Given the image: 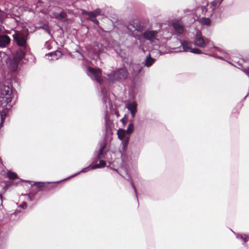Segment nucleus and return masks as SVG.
Here are the masks:
<instances>
[{
	"label": "nucleus",
	"instance_id": "obj_29",
	"mask_svg": "<svg viewBox=\"0 0 249 249\" xmlns=\"http://www.w3.org/2000/svg\"><path fill=\"white\" fill-rule=\"evenodd\" d=\"M90 12H87L85 10H82V13L84 15L86 14L88 15V13H90Z\"/></svg>",
	"mask_w": 249,
	"mask_h": 249
},
{
	"label": "nucleus",
	"instance_id": "obj_11",
	"mask_svg": "<svg viewBox=\"0 0 249 249\" xmlns=\"http://www.w3.org/2000/svg\"><path fill=\"white\" fill-rule=\"evenodd\" d=\"M62 53L60 51H56L46 55L48 57V59L50 60H54L58 59L59 57L62 56Z\"/></svg>",
	"mask_w": 249,
	"mask_h": 249
},
{
	"label": "nucleus",
	"instance_id": "obj_16",
	"mask_svg": "<svg viewBox=\"0 0 249 249\" xmlns=\"http://www.w3.org/2000/svg\"><path fill=\"white\" fill-rule=\"evenodd\" d=\"M126 132L125 131L122 129H119L118 130L117 134L118 136V138L121 140H123L125 139L126 137H125V134Z\"/></svg>",
	"mask_w": 249,
	"mask_h": 249
},
{
	"label": "nucleus",
	"instance_id": "obj_28",
	"mask_svg": "<svg viewBox=\"0 0 249 249\" xmlns=\"http://www.w3.org/2000/svg\"><path fill=\"white\" fill-rule=\"evenodd\" d=\"M241 238L242 239H243L244 240H245V241H246L247 240V239L248 238V236L246 235H241Z\"/></svg>",
	"mask_w": 249,
	"mask_h": 249
},
{
	"label": "nucleus",
	"instance_id": "obj_32",
	"mask_svg": "<svg viewBox=\"0 0 249 249\" xmlns=\"http://www.w3.org/2000/svg\"><path fill=\"white\" fill-rule=\"evenodd\" d=\"M1 197H0V200L1 201Z\"/></svg>",
	"mask_w": 249,
	"mask_h": 249
},
{
	"label": "nucleus",
	"instance_id": "obj_20",
	"mask_svg": "<svg viewBox=\"0 0 249 249\" xmlns=\"http://www.w3.org/2000/svg\"><path fill=\"white\" fill-rule=\"evenodd\" d=\"M133 130H134V125L132 123H131L128 125L127 129L125 131L126 132V134H130L133 131Z\"/></svg>",
	"mask_w": 249,
	"mask_h": 249
},
{
	"label": "nucleus",
	"instance_id": "obj_31",
	"mask_svg": "<svg viewBox=\"0 0 249 249\" xmlns=\"http://www.w3.org/2000/svg\"><path fill=\"white\" fill-rule=\"evenodd\" d=\"M86 169H83V170H82V171H83V172H85V170Z\"/></svg>",
	"mask_w": 249,
	"mask_h": 249
},
{
	"label": "nucleus",
	"instance_id": "obj_6",
	"mask_svg": "<svg viewBox=\"0 0 249 249\" xmlns=\"http://www.w3.org/2000/svg\"><path fill=\"white\" fill-rule=\"evenodd\" d=\"M210 42V40L206 39L204 40L201 36L200 32H197L196 37L195 44L199 47L204 48L207 44Z\"/></svg>",
	"mask_w": 249,
	"mask_h": 249
},
{
	"label": "nucleus",
	"instance_id": "obj_25",
	"mask_svg": "<svg viewBox=\"0 0 249 249\" xmlns=\"http://www.w3.org/2000/svg\"><path fill=\"white\" fill-rule=\"evenodd\" d=\"M89 19L95 24L98 23V21L95 18L90 17V16H89Z\"/></svg>",
	"mask_w": 249,
	"mask_h": 249
},
{
	"label": "nucleus",
	"instance_id": "obj_3",
	"mask_svg": "<svg viewBox=\"0 0 249 249\" xmlns=\"http://www.w3.org/2000/svg\"><path fill=\"white\" fill-rule=\"evenodd\" d=\"M128 75L126 70L122 68L119 69L108 75V80L110 82H112L115 80L124 79Z\"/></svg>",
	"mask_w": 249,
	"mask_h": 249
},
{
	"label": "nucleus",
	"instance_id": "obj_24",
	"mask_svg": "<svg viewBox=\"0 0 249 249\" xmlns=\"http://www.w3.org/2000/svg\"><path fill=\"white\" fill-rule=\"evenodd\" d=\"M6 113L5 112H1V117H0V118H1V124H2L4 121V120L5 119V117H6Z\"/></svg>",
	"mask_w": 249,
	"mask_h": 249
},
{
	"label": "nucleus",
	"instance_id": "obj_19",
	"mask_svg": "<svg viewBox=\"0 0 249 249\" xmlns=\"http://www.w3.org/2000/svg\"><path fill=\"white\" fill-rule=\"evenodd\" d=\"M155 59L152 58L150 56L148 57H147L146 60H145V65L149 67L152 65V64L154 62Z\"/></svg>",
	"mask_w": 249,
	"mask_h": 249
},
{
	"label": "nucleus",
	"instance_id": "obj_9",
	"mask_svg": "<svg viewBox=\"0 0 249 249\" xmlns=\"http://www.w3.org/2000/svg\"><path fill=\"white\" fill-rule=\"evenodd\" d=\"M126 107L130 111L132 117H134L137 112V103L135 102H130L126 105Z\"/></svg>",
	"mask_w": 249,
	"mask_h": 249
},
{
	"label": "nucleus",
	"instance_id": "obj_13",
	"mask_svg": "<svg viewBox=\"0 0 249 249\" xmlns=\"http://www.w3.org/2000/svg\"><path fill=\"white\" fill-rule=\"evenodd\" d=\"M67 14L64 11H62L60 13H57L56 12L53 13V16L54 18L61 21L64 20Z\"/></svg>",
	"mask_w": 249,
	"mask_h": 249
},
{
	"label": "nucleus",
	"instance_id": "obj_14",
	"mask_svg": "<svg viewBox=\"0 0 249 249\" xmlns=\"http://www.w3.org/2000/svg\"><path fill=\"white\" fill-rule=\"evenodd\" d=\"M104 50L103 46L100 43H96L93 48V51L96 53H101Z\"/></svg>",
	"mask_w": 249,
	"mask_h": 249
},
{
	"label": "nucleus",
	"instance_id": "obj_1",
	"mask_svg": "<svg viewBox=\"0 0 249 249\" xmlns=\"http://www.w3.org/2000/svg\"><path fill=\"white\" fill-rule=\"evenodd\" d=\"M13 38L17 44L22 47V50L17 51L14 53L6 61L8 68L12 71L17 70L18 64L24 55V51L26 47V39L24 34L20 32H15L13 35Z\"/></svg>",
	"mask_w": 249,
	"mask_h": 249
},
{
	"label": "nucleus",
	"instance_id": "obj_27",
	"mask_svg": "<svg viewBox=\"0 0 249 249\" xmlns=\"http://www.w3.org/2000/svg\"><path fill=\"white\" fill-rule=\"evenodd\" d=\"M243 71L249 77V68L244 69Z\"/></svg>",
	"mask_w": 249,
	"mask_h": 249
},
{
	"label": "nucleus",
	"instance_id": "obj_2",
	"mask_svg": "<svg viewBox=\"0 0 249 249\" xmlns=\"http://www.w3.org/2000/svg\"><path fill=\"white\" fill-rule=\"evenodd\" d=\"M12 90L11 87L7 86H2L0 88V101L1 105H5L11 102L12 95Z\"/></svg>",
	"mask_w": 249,
	"mask_h": 249
},
{
	"label": "nucleus",
	"instance_id": "obj_5",
	"mask_svg": "<svg viewBox=\"0 0 249 249\" xmlns=\"http://www.w3.org/2000/svg\"><path fill=\"white\" fill-rule=\"evenodd\" d=\"M181 45L182 47L183 51L184 52H190L194 53L199 54L201 53V51L198 49H192V43L187 41H183L181 42ZM179 51L181 52V50Z\"/></svg>",
	"mask_w": 249,
	"mask_h": 249
},
{
	"label": "nucleus",
	"instance_id": "obj_4",
	"mask_svg": "<svg viewBox=\"0 0 249 249\" xmlns=\"http://www.w3.org/2000/svg\"><path fill=\"white\" fill-rule=\"evenodd\" d=\"M88 74L99 83L102 82L101 71L100 69H95L89 67L88 69Z\"/></svg>",
	"mask_w": 249,
	"mask_h": 249
},
{
	"label": "nucleus",
	"instance_id": "obj_8",
	"mask_svg": "<svg viewBox=\"0 0 249 249\" xmlns=\"http://www.w3.org/2000/svg\"><path fill=\"white\" fill-rule=\"evenodd\" d=\"M172 26L174 27L175 31L178 34H181L184 31V26L179 20H174L172 21Z\"/></svg>",
	"mask_w": 249,
	"mask_h": 249
},
{
	"label": "nucleus",
	"instance_id": "obj_17",
	"mask_svg": "<svg viewBox=\"0 0 249 249\" xmlns=\"http://www.w3.org/2000/svg\"><path fill=\"white\" fill-rule=\"evenodd\" d=\"M101 11L100 9H97L93 12L88 13V15L89 16H90V17L95 18L96 16L100 15L101 14Z\"/></svg>",
	"mask_w": 249,
	"mask_h": 249
},
{
	"label": "nucleus",
	"instance_id": "obj_18",
	"mask_svg": "<svg viewBox=\"0 0 249 249\" xmlns=\"http://www.w3.org/2000/svg\"><path fill=\"white\" fill-rule=\"evenodd\" d=\"M199 22L202 25H209L211 24V20L209 18H202L200 19Z\"/></svg>",
	"mask_w": 249,
	"mask_h": 249
},
{
	"label": "nucleus",
	"instance_id": "obj_12",
	"mask_svg": "<svg viewBox=\"0 0 249 249\" xmlns=\"http://www.w3.org/2000/svg\"><path fill=\"white\" fill-rule=\"evenodd\" d=\"M130 69L132 71L133 74L135 75L138 74L142 70V67L139 64H132L130 66Z\"/></svg>",
	"mask_w": 249,
	"mask_h": 249
},
{
	"label": "nucleus",
	"instance_id": "obj_26",
	"mask_svg": "<svg viewBox=\"0 0 249 249\" xmlns=\"http://www.w3.org/2000/svg\"><path fill=\"white\" fill-rule=\"evenodd\" d=\"M128 29L130 30V32H133L136 30V28L132 25H129L128 27Z\"/></svg>",
	"mask_w": 249,
	"mask_h": 249
},
{
	"label": "nucleus",
	"instance_id": "obj_21",
	"mask_svg": "<svg viewBox=\"0 0 249 249\" xmlns=\"http://www.w3.org/2000/svg\"><path fill=\"white\" fill-rule=\"evenodd\" d=\"M8 177L10 179H14L17 178V175L15 173L9 172Z\"/></svg>",
	"mask_w": 249,
	"mask_h": 249
},
{
	"label": "nucleus",
	"instance_id": "obj_22",
	"mask_svg": "<svg viewBox=\"0 0 249 249\" xmlns=\"http://www.w3.org/2000/svg\"><path fill=\"white\" fill-rule=\"evenodd\" d=\"M122 141L123 146L124 148H125L127 146V143L128 142L129 137H126L125 139H123Z\"/></svg>",
	"mask_w": 249,
	"mask_h": 249
},
{
	"label": "nucleus",
	"instance_id": "obj_23",
	"mask_svg": "<svg viewBox=\"0 0 249 249\" xmlns=\"http://www.w3.org/2000/svg\"><path fill=\"white\" fill-rule=\"evenodd\" d=\"M105 146H106L105 145H104L101 147L100 151V153L98 156V158L99 159L102 158V154L103 153V151H104V148H105Z\"/></svg>",
	"mask_w": 249,
	"mask_h": 249
},
{
	"label": "nucleus",
	"instance_id": "obj_15",
	"mask_svg": "<svg viewBox=\"0 0 249 249\" xmlns=\"http://www.w3.org/2000/svg\"><path fill=\"white\" fill-rule=\"evenodd\" d=\"M105 165H106V162L104 160H100L99 164L94 165L91 167L89 166L88 167V168H91V169H96V168L103 167L105 166Z\"/></svg>",
	"mask_w": 249,
	"mask_h": 249
},
{
	"label": "nucleus",
	"instance_id": "obj_10",
	"mask_svg": "<svg viewBox=\"0 0 249 249\" xmlns=\"http://www.w3.org/2000/svg\"><path fill=\"white\" fill-rule=\"evenodd\" d=\"M10 42V39L7 35L0 36V47H6Z\"/></svg>",
	"mask_w": 249,
	"mask_h": 249
},
{
	"label": "nucleus",
	"instance_id": "obj_30",
	"mask_svg": "<svg viewBox=\"0 0 249 249\" xmlns=\"http://www.w3.org/2000/svg\"><path fill=\"white\" fill-rule=\"evenodd\" d=\"M5 55L4 53H0V58H1L2 56H4Z\"/></svg>",
	"mask_w": 249,
	"mask_h": 249
},
{
	"label": "nucleus",
	"instance_id": "obj_7",
	"mask_svg": "<svg viewBox=\"0 0 249 249\" xmlns=\"http://www.w3.org/2000/svg\"><path fill=\"white\" fill-rule=\"evenodd\" d=\"M158 32L155 31H147L143 34V37L151 41H154L158 38Z\"/></svg>",
	"mask_w": 249,
	"mask_h": 249
}]
</instances>
